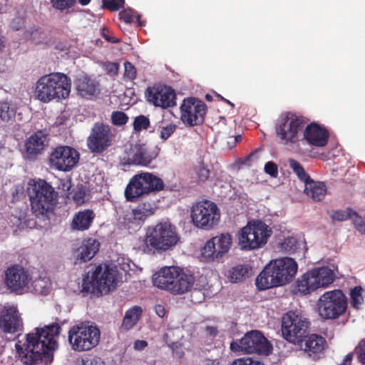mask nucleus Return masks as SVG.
Returning a JSON list of instances; mask_svg holds the SVG:
<instances>
[{
  "instance_id": "nucleus-1",
  "label": "nucleus",
  "mask_w": 365,
  "mask_h": 365,
  "mask_svg": "<svg viewBox=\"0 0 365 365\" xmlns=\"http://www.w3.org/2000/svg\"><path fill=\"white\" fill-rule=\"evenodd\" d=\"M61 330L58 323L43 328H36L35 332L26 334L24 341L15 344L16 354L23 365L51 364L53 351L58 348L57 338Z\"/></svg>"
},
{
  "instance_id": "nucleus-2",
  "label": "nucleus",
  "mask_w": 365,
  "mask_h": 365,
  "mask_svg": "<svg viewBox=\"0 0 365 365\" xmlns=\"http://www.w3.org/2000/svg\"><path fill=\"white\" fill-rule=\"evenodd\" d=\"M297 269V263L292 258L272 260L257 277L256 286L259 290H265L287 284L294 278Z\"/></svg>"
},
{
  "instance_id": "nucleus-3",
  "label": "nucleus",
  "mask_w": 365,
  "mask_h": 365,
  "mask_svg": "<svg viewBox=\"0 0 365 365\" xmlns=\"http://www.w3.org/2000/svg\"><path fill=\"white\" fill-rule=\"evenodd\" d=\"M26 192L32 213L39 219H47L53 212L58 192L45 180H30Z\"/></svg>"
},
{
  "instance_id": "nucleus-4",
  "label": "nucleus",
  "mask_w": 365,
  "mask_h": 365,
  "mask_svg": "<svg viewBox=\"0 0 365 365\" xmlns=\"http://www.w3.org/2000/svg\"><path fill=\"white\" fill-rule=\"evenodd\" d=\"M153 284L175 295L189 292L194 285L195 278L179 267H165L153 275Z\"/></svg>"
},
{
  "instance_id": "nucleus-5",
  "label": "nucleus",
  "mask_w": 365,
  "mask_h": 365,
  "mask_svg": "<svg viewBox=\"0 0 365 365\" xmlns=\"http://www.w3.org/2000/svg\"><path fill=\"white\" fill-rule=\"evenodd\" d=\"M71 88V78L63 73L54 72L44 75L38 80L35 94L41 102L48 103L53 99L67 98Z\"/></svg>"
},
{
  "instance_id": "nucleus-6",
  "label": "nucleus",
  "mask_w": 365,
  "mask_h": 365,
  "mask_svg": "<svg viewBox=\"0 0 365 365\" xmlns=\"http://www.w3.org/2000/svg\"><path fill=\"white\" fill-rule=\"evenodd\" d=\"M117 275L115 267H111L106 264L96 266L91 274L88 272L83 277L82 291L94 294H108L115 288Z\"/></svg>"
},
{
  "instance_id": "nucleus-7",
  "label": "nucleus",
  "mask_w": 365,
  "mask_h": 365,
  "mask_svg": "<svg viewBox=\"0 0 365 365\" xmlns=\"http://www.w3.org/2000/svg\"><path fill=\"white\" fill-rule=\"evenodd\" d=\"M164 187L165 184L160 178L150 173H141L130 180L124 195L127 201L135 202L144 195L162 191Z\"/></svg>"
},
{
  "instance_id": "nucleus-8",
  "label": "nucleus",
  "mask_w": 365,
  "mask_h": 365,
  "mask_svg": "<svg viewBox=\"0 0 365 365\" xmlns=\"http://www.w3.org/2000/svg\"><path fill=\"white\" fill-rule=\"evenodd\" d=\"M272 230L262 220H252L243 227L239 234V245L245 250H257L264 247L271 237Z\"/></svg>"
},
{
  "instance_id": "nucleus-9",
  "label": "nucleus",
  "mask_w": 365,
  "mask_h": 365,
  "mask_svg": "<svg viewBox=\"0 0 365 365\" xmlns=\"http://www.w3.org/2000/svg\"><path fill=\"white\" fill-rule=\"evenodd\" d=\"M306 123L303 116L290 111L284 112L276 121V135L285 145L296 143Z\"/></svg>"
},
{
  "instance_id": "nucleus-10",
  "label": "nucleus",
  "mask_w": 365,
  "mask_h": 365,
  "mask_svg": "<svg viewBox=\"0 0 365 365\" xmlns=\"http://www.w3.org/2000/svg\"><path fill=\"white\" fill-rule=\"evenodd\" d=\"M334 280V272L327 267L312 269L302 274L295 282L297 293L310 294L319 288H326Z\"/></svg>"
},
{
  "instance_id": "nucleus-11",
  "label": "nucleus",
  "mask_w": 365,
  "mask_h": 365,
  "mask_svg": "<svg viewBox=\"0 0 365 365\" xmlns=\"http://www.w3.org/2000/svg\"><path fill=\"white\" fill-rule=\"evenodd\" d=\"M180 240L176 227L170 222L158 223L146 235L145 243L151 250L166 251L175 247Z\"/></svg>"
},
{
  "instance_id": "nucleus-12",
  "label": "nucleus",
  "mask_w": 365,
  "mask_h": 365,
  "mask_svg": "<svg viewBox=\"0 0 365 365\" xmlns=\"http://www.w3.org/2000/svg\"><path fill=\"white\" fill-rule=\"evenodd\" d=\"M347 309V298L341 289L327 291L317 301L319 315L324 319H335Z\"/></svg>"
},
{
  "instance_id": "nucleus-13",
  "label": "nucleus",
  "mask_w": 365,
  "mask_h": 365,
  "mask_svg": "<svg viewBox=\"0 0 365 365\" xmlns=\"http://www.w3.org/2000/svg\"><path fill=\"white\" fill-rule=\"evenodd\" d=\"M101 337V331L96 326L83 323L74 325L68 331V341L76 351H89L96 347Z\"/></svg>"
},
{
  "instance_id": "nucleus-14",
  "label": "nucleus",
  "mask_w": 365,
  "mask_h": 365,
  "mask_svg": "<svg viewBox=\"0 0 365 365\" xmlns=\"http://www.w3.org/2000/svg\"><path fill=\"white\" fill-rule=\"evenodd\" d=\"M309 321L294 312H287L282 319V334L287 341L298 346L307 335Z\"/></svg>"
},
{
  "instance_id": "nucleus-15",
  "label": "nucleus",
  "mask_w": 365,
  "mask_h": 365,
  "mask_svg": "<svg viewBox=\"0 0 365 365\" xmlns=\"http://www.w3.org/2000/svg\"><path fill=\"white\" fill-rule=\"evenodd\" d=\"M230 349L234 351H241L245 354H257L269 355L272 346L267 339L258 330H252L240 339L230 344Z\"/></svg>"
},
{
  "instance_id": "nucleus-16",
  "label": "nucleus",
  "mask_w": 365,
  "mask_h": 365,
  "mask_svg": "<svg viewBox=\"0 0 365 365\" xmlns=\"http://www.w3.org/2000/svg\"><path fill=\"white\" fill-rule=\"evenodd\" d=\"M191 217L197 227L210 230L218 223L220 213L215 203L205 200L192 207Z\"/></svg>"
},
{
  "instance_id": "nucleus-17",
  "label": "nucleus",
  "mask_w": 365,
  "mask_h": 365,
  "mask_svg": "<svg viewBox=\"0 0 365 365\" xmlns=\"http://www.w3.org/2000/svg\"><path fill=\"white\" fill-rule=\"evenodd\" d=\"M115 137L109 125L97 122L94 123L87 138L88 148L93 153L101 154L113 145Z\"/></svg>"
},
{
  "instance_id": "nucleus-18",
  "label": "nucleus",
  "mask_w": 365,
  "mask_h": 365,
  "mask_svg": "<svg viewBox=\"0 0 365 365\" xmlns=\"http://www.w3.org/2000/svg\"><path fill=\"white\" fill-rule=\"evenodd\" d=\"M79 152L68 145H58L51 150L48 164L51 168L58 171L69 172L78 164Z\"/></svg>"
},
{
  "instance_id": "nucleus-19",
  "label": "nucleus",
  "mask_w": 365,
  "mask_h": 365,
  "mask_svg": "<svg viewBox=\"0 0 365 365\" xmlns=\"http://www.w3.org/2000/svg\"><path fill=\"white\" fill-rule=\"evenodd\" d=\"M31 281V273L21 265H11L5 271V285L7 289L16 294H23L27 292Z\"/></svg>"
},
{
  "instance_id": "nucleus-20",
  "label": "nucleus",
  "mask_w": 365,
  "mask_h": 365,
  "mask_svg": "<svg viewBox=\"0 0 365 365\" xmlns=\"http://www.w3.org/2000/svg\"><path fill=\"white\" fill-rule=\"evenodd\" d=\"M206 113V104L195 98L185 99L180 106V119L189 127L202 125L205 121Z\"/></svg>"
},
{
  "instance_id": "nucleus-21",
  "label": "nucleus",
  "mask_w": 365,
  "mask_h": 365,
  "mask_svg": "<svg viewBox=\"0 0 365 365\" xmlns=\"http://www.w3.org/2000/svg\"><path fill=\"white\" fill-rule=\"evenodd\" d=\"M158 154L156 149L151 148L146 144L135 143L125 150L120 162L123 165L148 166L157 158Z\"/></svg>"
},
{
  "instance_id": "nucleus-22",
  "label": "nucleus",
  "mask_w": 365,
  "mask_h": 365,
  "mask_svg": "<svg viewBox=\"0 0 365 365\" xmlns=\"http://www.w3.org/2000/svg\"><path fill=\"white\" fill-rule=\"evenodd\" d=\"M145 97L148 103L155 107L168 108L176 105V93L170 86H149L145 91Z\"/></svg>"
},
{
  "instance_id": "nucleus-23",
  "label": "nucleus",
  "mask_w": 365,
  "mask_h": 365,
  "mask_svg": "<svg viewBox=\"0 0 365 365\" xmlns=\"http://www.w3.org/2000/svg\"><path fill=\"white\" fill-rule=\"evenodd\" d=\"M232 245L230 234H222L209 240L202 249V257L207 262H212L221 258L228 252Z\"/></svg>"
},
{
  "instance_id": "nucleus-24",
  "label": "nucleus",
  "mask_w": 365,
  "mask_h": 365,
  "mask_svg": "<svg viewBox=\"0 0 365 365\" xmlns=\"http://www.w3.org/2000/svg\"><path fill=\"white\" fill-rule=\"evenodd\" d=\"M19 310L14 307L4 308L0 316V329L5 334H14L23 329Z\"/></svg>"
},
{
  "instance_id": "nucleus-25",
  "label": "nucleus",
  "mask_w": 365,
  "mask_h": 365,
  "mask_svg": "<svg viewBox=\"0 0 365 365\" xmlns=\"http://www.w3.org/2000/svg\"><path fill=\"white\" fill-rule=\"evenodd\" d=\"M298 346L307 356L316 359L325 350L327 343L326 339L320 334H307L302 340V344H299Z\"/></svg>"
},
{
  "instance_id": "nucleus-26",
  "label": "nucleus",
  "mask_w": 365,
  "mask_h": 365,
  "mask_svg": "<svg viewBox=\"0 0 365 365\" xmlns=\"http://www.w3.org/2000/svg\"><path fill=\"white\" fill-rule=\"evenodd\" d=\"M48 134L44 130L33 133L26 141V152L30 159H35L41 154L48 143Z\"/></svg>"
},
{
  "instance_id": "nucleus-27",
  "label": "nucleus",
  "mask_w": 365,
  "mask_h": 365,
  "mask_svg": "<svg viewBox=\"0 0 365 365\" xmlns=\"http://www.w3.org/2000/svg\"><path fill=\"white\" fill-rule=\"evenodd\" d=\"M304 137L310 145L324 147L328 143L329 132L325 128L312 123L306 126L304 130Z\"/></svg>"
},
{
  "instance_id": "nucleus-28",
  "label": "nucleus",
  "mask_w": 365,
  "mask_h": 365,
  "mask_svg": "<svg viewBox=\"0 0 365 365\" xmlns=\"http://www.w3.org/2000/svg\"><path fill=\"white\" fill-rule=\"evenodd\" d=\"M77 93L83 98L90 99L99 93L98 83L88 77L78 78L75 81Z\"/></svg>"
},
{
  "instance_id": "nucleus-29",
  "label": "nucleus",
  "mask_w": 365,
  "mask_h": 365,
  "mask_svg": "<svg viewBox=\"0 0 365 365\" xmlns=\"http://www.w3.org/2000/svg\"><path fill=\"white\" fill-rule=\"evenodd\" d=\"M96 217L93 210L86 209L77 212L72 220L71 227L73 230L84 231L88 230Z\"/></svg>"
},
{
  "instance_id": "nucleus-30",
  "label": "nucleus",
  "mask_w": 365,
  "mask_h": 365,
  "mask_svg": "<svg viewBox=\"0 0 365 365\" xmlns=\"http://www.w3.org/2000/svg\"><path fill=\"white\" fill-rule=\"evenodd\" d=\"M100 244L95 240L89 239L83 242L77 250L75 263L86 262L91 260L99 250Z\"/></svg>"
},
{
  "instance_id": "nucleus-31",
  "label": "nucleus",
  "mask_w": 365,
  "mask_h": 365,
  "mask_svg": "<svg viewBox=\"0 0 365 365\" xmlns=\"http://www.w3.org/2000/svg\"><path fill=\"white\" fill-rule=\"evenodd\" d=\"M304 192L314 201L322 200L327 194V186L324 182L314 181L312 178L304 183Z\"/></svg>"
},
{
  "instance_id": "nucleus-32",
  "label": "nucleus",
  "mask_w": 365,
  "mask_h": 365,
  "mask_svg": "<svg viewBox=\"0 0 365 365\" xmlns=\"http://www.w3.org/2000/svg\"><path fill=\"white\" fill-rule=\"evenodd\" d=\"M143 309L140 306H133L125 312L120 329L128 331L132 329L139 321L142 315Z\"/></svg>"
},
{
  "instance_id": "nucleus-33",
  "label": "nucleus",
  "mask_w": 365,
  "mask_h": 365,
  "mask_svg": "<svg viewBox=\"0 0 365 365\" xmlns=\"http://www.w3.org/2000/svg\"><path fill=\"white\" fill-rule=\"evenodd\" d=\"M155 207L153 203L142 202L133 210V215L135 219L144 220L148 216L154 214Z\"/></svg>"
},
{
  "instance_id": "nucleus-34",
  "label": "nucleus",
  "mask_w": 365,
  "mask_h": 365,
  "mask_svg": "<svg viewBox=\"0 0 365 365\" xmlns=\"http://www.w3.org/2000/svg\"><path fill=\"white\" fill-rule=\"evenodd\" d=\"M250 269L247 265H237L230 271L229 277L232 282H242L249 277Z\"/></svg>"
},
{
  "instance_id": "nucleus-35",
  "label": "nucleus",
  "mask_w": 365,
  "mask_h": 365,
  "mask_svg": "<svg viewBox=\"0 0 365 365\" xmlns=\"http://www.w3.org/2000/svg\"><path fill=\"white\" fill-rule=\"evenodd\" d=\"M289 165L301 181L305 183L311 179L309 175L305 171L303 166L297 160L290 159L289 160Z\"/></svg>"
},
{
  "instance_id": "nucleus-36",
  "label": "nucleus",
  "mask_w": 365,
  "mask_h": 365,
  "mask_svg": "<svg viewBox=\"0 0 365 365\" xmlns=\"http://www.w3.org/2000/svg\"><path fill=\"white\" fill-rule=\"evenodd\" d=\"M279 247L282 252L288 254H293L299 248V242L297 238L294 237H288L280 243Z\"/></svg>"
},
{
  "instance_id": "nucleus-37",
  "label": "nucleus",
  "mask_w": 365,
  "mask_h": 365,
  "mask_svg": "<svg viewBox=\"0 0 365 365\" xmlns=\"http://www.w3.org/2000/svg\"><path fill=\"white\" fill-rule=\"evenodd\" d=\"M150 120L148 117L143 115H140L135 118L133 121V129L137 131H141L142 130H146L150 126Z\"/></svg>"
},
{
  "instance_id": "nucleus-38",
  "label": "nucleus",
  "mask_w": 365,
  "mask_h": 365,
  "mask_svg": "<svg viewBox=\"0 0 365 365\" xmlns=\"http://www.w3.org/2000/svg\"><path fill=\"white\" fill-rule=\"evenodd\" d=\"M72 199L77 205H82L86 202V190L83 185L77 187L71 192Z\"/></svg>"
},
{
  "instance_id": "nucleus-39",
  "label": "nucleus",
  "mask_w": 365,
  "mask_h": 365,
  "mask_svg": "<svg viewBox=\"0 0 365 365\" xmlns=\"http://www.w3.org/2000/svg\"><path fill=\"white\" fill-rule=\"evenodd\" d=\"M353 214H356V212L349 208L346 210H336L332 213L331 217L334 220L344 221L352 218Z\"/></svg>"
},
{
  "instance_id": "nucleus-40",
  "label": "nucleus",
  "mask_w": 365,
  "mask_h": 365,
  "mask_svg": "<svg viewBox=\"0 0 365 365\" xmlns=\"http://www.w3.org/2000/svg\"><path fill=\"white\" fill-rule=\"evenodd\" d=\"M125 0H103V8L110 11H117L124 7Z\"/></svg>"
},
{
  "instance_id": "nucleus-41",
  "label": "nucleus",
  "mask_w": 365,
  "mask_h": 365,
  "mask_svg": "<svg viewBox=\"0 0 365 365\" xmlns=\"http://www.w3.org/2000/svg\"><path fill=\"white\" fill-rule=\"evenodd\" d=\"M128 119V116L123 111H113L111 114L112 123L115 125H123Z\"/></svg>"
},
{
  "instance_id": "nucleus-42",
  "label": "nucleus",
  "mask_w": 365,
  "mask_h": 365,
  "mask_svg": "<svg viewBox=\"0 0 365 365\" xmlns=\"http://www.w3.org/2000/svg\"><path fill=\"white\" fill-rule=\"evenodd\" d=\"M351 303L353 307L359 308V305H361L363 302L361 288L360 287H355L351 290Z\"/></svg>"
},
{
  "instance_id": "nucleus-43",
  "label": "nucleus",
  "mask_w": 365,
  "mask_h": 365,
  "mask_svg": "<svg viewBox=\"0 0 365 365\" xmlns=\"http://www.w3.org/2000/svg\"><path fill=\"white\" fill-rule=\"evenodd\" d=\"M14 115V111L8 103L5 102L1 104L0 117L2 120L9 121Z\"/></svg>"
},
{
  "instance_id": "nucleus-44",
  "label": "nucleus",
  "mask_w": 365,
  "mask_h": 365,
  "mask_svg": "<svg viewBox=\"0 0 365 365\" xmlns=\"http://www.w3.org/2000/svg\"><path fill=\"white\" fill-rule=\"evenodd\" d=\"M76 0H51V4L56 9L63 11L71 8Z\"/></svg>"
},
{
  "instance_id": "nucleus-45",
  "label": "nucleus",
  "mask_w": 365,
  "mask_h": 365,
  "mask_svg": "<svg viewBox=\"0 0 365 365\" xmlns=\"http://www.w3.org/2000/svg\"><path fill=\"white\" fill-rule=\"evenodd\" d=\"M195 173L197 182H204L209 178L210 171L204 164H200L196 168Z\"/></svg>"
},
{
  "instance_id": "nucleus-46",
  "label": "nucleus",
  "mask_w": 365,
  "mask_h": 365,
  "mask_svg": "<svg viewBox=\"0 0 365 365\" xmlns=\"http://www.w3.org/2000/svg\"><path fill=\"white\" fill-rule=\"evenodd\" d=\"M120 19L124 21L125 23H131L136 19L137 21L140 20V16L136 15L135 13L130 9H125L120 12L119 14Z\"/></svg>"
},
{
  "instance_id": "nucleus-47",
  "label": "nucleus",
  "mask_w": 365,
  "mask_h": 365,
  "mask_svg": "<svg viewBox=\"0 0 365 365\" xmlns=\"http://www.w3.org/2000/svg\"><path fill=\"white\" fill-rule=\"evenodd\" d=\"M231 365H264L258 360H255L250 357H242L233 361Z\"/></svg>"
},
{
  "instance_id": "nucleus-48",
  "label": "nucleus",
  "mask_w": 365,
  "mask_h": 365,
  "mask_svg": "<svg viewBox=\"0 0 365 365\" xmlns=\"http://www.w3.org/2000/svg\"><path fill=\"white\" fill-rule=\"evenodd\" d=\"M177 128V125L175 124H170L165 127H163L160 130V138L165 140L168 139L171 135L175 132Z\"/></svg>"
},
{
  "instance_id": "nucleus-49",
  "label": "nucleus",
  "mask_w": 365,
  "mask_h": 365,
  "mask_svg": "<svg viewBox=\"0 0 365 365\" xmlns=\"http://www.w3.org/2000/svg\"><path fill=\"white\" fill-rule=\"evenodd\" d=\"M355 351L358 355L359 361L365 364V339L360 341Z\"/></svg>"
},
{
  "instance_id": "nucleus-50",
  "label": "nucleus",
  "mask_w": 365,
  "mask_h": 365,
  "mask_svg": "<svg viewBox=\"0 0 365 365\" xmlns=\"http://www.w3.org/2000/svg\"><path fill=\"white\" fill-rule=\"evenodd\" d=\"M264 172L270 176L276 178L278 175V167L274 162L269 161L264 165Z\"/></svg>"
},
{
  "instance_id": "nucleus-51",
  "label": "nucleus",
  "mask_w": 365,
  "mask_h": 365,
  "mask_svg": "<svg viewBox=\"0 0 365 365\" xmlns=\"http://www.w3.org/2000/svg\"><path fill=\"white\" fill-rule=\"evenodd\" d=\"M125 76L130 80L136 78V70L135 66L130 62H125Z\"/></svg>"
},
{
  "instance_id": "nucleus-52",
  "label": "nucleus",
  "mask_w": 365,
  "mask_h": 365,
  "mask_svg": "<svg viewBox=\"0 0 365 365\" xmlns=\"http://www.w3.org/2000/svg\"><path fill=\"white\" fill-rule=\"evenodd\" d=\"M78 365H105V362L99 357H93L91 359H82L81 364Z\"/></svg>"
},
{
  "instance_id": "nucleus-53",
  "label": "nucleus",
  "mask_w": 365,
  "mask_h": 365,
  "mask_svg": "<svg viewBox=\"0 0 365 365\" xmlns=\"http://www.w3.org/2000/svg\"><path fill=\"white\" fill-rule=\"evenodd\" d=\"M119 65L117 63L107 62L104 64V69L108 74L115 75L118 73Z\"/></svg>"
},
{
  "instance_id": "nucleus-54",
  "label": "nucleus",
  "mask_w": 365,
  "mask_h": 365,
  "mask_svg": "<svg viewBox=\"0 0 365 365\" xmlns=\"http://www.w3.org/2000/svg\"><path fill=\"white\" fill-rule=\"evenodd\" d=\"M353 221L355 225V227L360 231L365 230V223L363 221L362 218L357 214H353Z\"/></svg>"
},
{
  "instance_id": "nucleus-55",
  "label": "nucleus",
  "mask_w": 365,
  "mask_h": 365,
  "mask_svg": "<svg viewBox=\"0 0 365 365\" xmlns=\"http://www.w3.org/2000/svg\"><path fill=\"white\" fill-rule=\"evenodd\" d=\"M148 346V342L144 340H137L134 344V347L138 350H143Z\"/></svg>"
},
{
  "instance_id": "nucleus-56",
  "label": "nucleus",
  "mask_w": 365,
  "mask_h": 365,
  "mask_svg": "<svg viewBox=\"0 0 365 365\" xmlns=\"http://www.w3.org/2000/svg\"><path fill=\"white\" fill-rule=\"evenodd\" d=\"M155 313L160 317H163L165 314V309L161 304H157L155 306Z\"/></svg>"
},
{
  "instance_id": "nucleus-57",
  "label": "nucleus",
  "mask_w": 365,
  "mask_h": 365,
  "mask_svg": "<svg viewBox=\"0 0 365 365\" xmlns=\"http://www.w3.org/2000/svg\"><path fill=\"white\" fill-rule=\"evenodd\" d=\"M33 284H36V287L37 284H51L50 280L47 277H40L38 279H36L34 281Z\"/></svg>"
},
{
  "instance_id": "nucleus-58",
  "label": "nucleus",
  "mask_w": 365,
  "mask_h": 365,
  "mask_svg": "<svg viewBox=\"0 0 365 365\" xmlns=\"http://www.w3.org/2000/svg\"><path fill=\"white\" fill-rule=\"evenodd\" d=\"M108 33H109V31L108 29H103V36L108 41L111 42V43L117 42L118 40L115 37L109 36V34H108Z\"/></svg>"
},
{
  "instance_id": "nucleus-59",
  "label": "nucleus",
  "mask_w": 365,
  "mask_h": 365,
  "mask_svg": "<svg viewBox=\"0 0 365 365\" xmlns=\"http://www.w3.org/2000/svg\"><path fill=\"white\" fill-rule=\"evenodd\" d=\"M206 331L210 335H216L217 333V328L215 327H207Z\"/></svg>"
},
{
  "instance_id": "nucleus-60",
  "label": "nucleus",
  "mask_w": 365,
  "mask_h": 365,
  "mask_svg": "<svg viewBox=\"0 0 365 365\" xmlns=\"http://www.w3.org/2000/svg\"><path fill=\"white\" fill-rule=\"evenodd\" d=\"M205 365H218L219 364V362L217 361L216 360H212V359H206L205 361Z\"/></svg>"
},
{
  "instance_id": "nucleus-61",
  "label": "nucleus",
  "mask_w": 365,
  "mask_h": 365,
  "mask_svg": "<svg viewBox=\"0 0 365 365\" xmlns=\"http://www.w3.org/2000/svg\"><path fill=\"white\" fill-rule=\"evenodd\" d=\"M220 99L222 101H223L224 102H225L227 104L230 105L232 108H234L235 107V105L234 103H232L230 101L223 98L222 96H220Z\"/></svg>"
},
{
  "instance_id": "nucleus-62",
  "label": "nucleus",
  "mask_w": 365,
  "mask_h": 365,
  "mask_svg": "<svg viewBox=\"0 0 365 365\" xmlns=\"http://www.w3.org/2000/svg\"><path fill=\"white\" fill-rule=\"evenodd\" d=\"M353 354H348L344 360V363H347L349 361H351L352 360Z\"/></svg>"
},
{
  "instance_id": "nucleus-63",
  "label": "nucleus",
  "mask_w": 365,
  "mask_h": 365,
  "mask_svg": "<svg viewBox=\"0 0 365 365\" xmlns=\"http://www.w3.org/2000/svg\"><path fill=\"white\" fill-rule=\"evenodd\" d=\"M91 0H78V2L82 6H86L91 2Z\"/></svg>"
},
{
  "instance_id": "nucleus-64",
  "label": "nucleus",
  "mask_w": 365,
  "mask_h": 365,
  "mask_svg": "<svg viewBox=\"0 0 365 365\" xmlns=\"http://www.w3.org/2000/svg\"><path fill=\"white\" fill-rule=\"evenodd\" d=\"M4 47V42L2 36L0 35V51Z\"/></svg>"
}]
</instances>
